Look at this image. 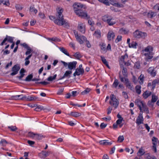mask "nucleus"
I'll use <instances>...</instances> for the list:
<instances>
[{
    "instance_id": "nucleus-14",
    "label": "nucleus",
    "mask_w": 159,
    "mask_h": 159,
    "mask_svg": "<svg viewBox=\"0 0 159 159\" xmlns=\"http://www.w3.org/2000/svg\"><path fill=\"white\" fill-rule=\"evenodd\" d=\"M143 121L142 113H140L137 119L136 123L138 125H140V124L143 123Z\"/></svg>"
},
{
    "instance_id": "nucleus-46",
    "label": "nucleus",
    "mask_w": 159,
    "mask_h": 159,
    "mask_svg": "<svg viewBox=\"0 0 159 159\" xmlns=\"http://www.w3.org/2000/svg\"><path fill=\"white\" fill-rule=\"evenodd\" d=\"M91 90V89L89 88H87L85 89L84 91H82L81 93L82 95H85L88 94Z\"/></svg>"
},
{
    "instance_id": "nucleus-58",
    "label": "nucleus",
    "mask_w": 159,
    "mask_h": 159,
    "mask_svg": "<svg viewBox=\"0 0 159 159\" xmlns=\"http://www.w3.org/2000/svg\"><path fill=\"white\" fill-rule=\"evenodd\" d=\"M153 8L155 11L158 12V11H159V4H156L153 7Z\"/></svg>"
},
{
    "instance_id": "nucleus-27",
    "label": "nucleus",
    "mask_w": 159,
    "mask_h": 159,
    "mask_svg": "<svg viewBox=\"0 0 159 159\" xmlns=\"http://www.w3.org/2000/svg\"><path fill=\"white\" fill-rule=\"evenodd\" d=\"M50 153V152L46 151H43L40 153L41 154H42L43 157H46L49 156Z\"/></svg>"
},
{
    "instance_id": "nucleus-30",
    "label": "nucleus",
    "mask_w": 159,
    "mask_h": 159,
    "mask_svg": "<svg viewBox=\"0 0 159 159\" xmlns=\"http://www.w3.org/2000/svg\"><path fill=\"white\" fill-rule=\"evenodd\" d=\"M139 83L141 84H143L144 80V75L142 74H141L139 77Z\"/></svg>"
},
{
    "instance_id": "nucleus-6",
    "label": "nucleus",
    "mask_w": 159,
    "mask_h": 159,
    "mask_svg": "<svg viewBox=\"0 0 159 159\" xmlns=\"http://www.w3.org/2000/svg\"><path fill=\"white\" fill-rule=\"evenodd\" d=\"M20 68V67L19 65H14L11 69V71L12 72L11 73L10 75L13 76L17 74Z\"/></svg>"
},
{
    "instance_id": "nucleus-55",
    "label": "nucleus",
    "mask_w": 159,
    "mask_h": 159,
    "mask_svg": "<svg viewBox=\"0 0 159 159\" xmlns=\"http://www.w3.org/2000/svg\"><path fill=\"white\" fill-rule=\"evenodd\" d=\"M140 65L139 62H137L135 63L134 66V67L137 69H139L140 68Z\"/></svg>"
},
{
    "instance_id": "nucleus-11",
    "label": "nucleus",
    "mask_w": 159,
    "mask_h": 159,
    "mask_svg": "<svg viewBox=\"0 0 159 159\" xmlns=\"http://www.w3.org/2000/svg\"><path fill=\"white\" fill-rule=\"evenodd\" d=\"M115 37L114 33L112 30H110L107 34V39L108 40L111 41L114 39Z\"/></svg>"
},
{
    "instance_id": "nucleus-5",
    "label": "nucleus",
    "mask_w": 159,
    "mask_h": 159,
    "mask_svg": "<svg viewBox=\"0 0 159 159\" xmlns=\"http://www.w3.org/2000/svg\"><path fill=\"white\" fill-rule=\"evenodd\" d=\"M110 104L115 109H116L119 105V101L116 98L115 96L113 94H111L110 96Z\"/></svg>"
},
{
    "instance_id": "nucleus-61",
    "label": "nucleus",
    "mask_w": 159,
    "mask_h": 159,
    "mask_svg": "<svg viewBox=\"0 0 159 159\" xmlns=\"http://www.w3.org/2000/svg\"><path fill=\"white\" fill-rule=\"evenodd\" d=\"M20 95H15V96H12V97L15 100H20Z\"/></svg>"
},
{
    "instance_id": "nucleus-44",
    "label": "nucleus",
    "mask_w": 159,
    "mask_h": 159,
    "mask_svg": "<svg viewBox=\"0 0 159 159\" xmlns=\"http://www.w3.org/2000/svg\"><path fill=\"white\" fill-rule=\"evenodd\" d=\"M159 82V80L158 79H156L152 82V89H154L155 87L156 84H157Z\"/></svg>"
},
{
    "instance_id": "nucleus-34",
    "label": "nucleus",
    "mask_w": 159,
    "mask_h": 159,
    "mask_svg": "<svg viewBox=\"0 0 159 159\" xmlns=\"http://www.w3.org/2000/svg\"><path fill=\"white\" fill-rule=\"evenodd\" d=\"M33 77V75L32 74H31L27 76L25 79V81H30L32 80Z\"/></svg>"
},
{
    "instance_id": "nucleus-43",
    "label": "nucleus",
    "mask_w": 159,
    "mask_h": 159,
    "mask_svg": "<svg viewBox=\"0 0 159 159\" xmlns=\"http://www.w3.org/2000/svg\"><path fill=\"white\" fill-rule=\"evenodd\" d=\"M1 3H2L4 5L8 6L9 2L8 0H1Z\"/></svg>"
},
{
    "instance_id": "nucleus-64",
    "label": "nucleus",
    "mask_w": 159,
    "mask_h": 159,
    "mask_svg": "<svg viewBox=\"0 0 159 159\" xmlns=\"http://www.w3.org/2000/svg\"><path fill=\"white\" fill-rule=\"evenodd\" d=\"M144 156L145 159H150L151 158V157L149 153L146 154Z\"/></svg>"
},
{
    "instance_id": "nucleus-29",
    "label": "nucleus",
    "mask_w": 159,
    "mask_h": 159,
    "mask_svg": "<svg viewBox=\"0 0 159 159\" xmlns=\"http://www.w3.org/2000/svg\"><path fill=\"white\" fill-rule=\"evenodd\" d=\"M137 43L135 42H132L130 44H129V46L130 48H136Z\"/></svg>"
},
{
    "instance_id": "nucleus-26",
    "label": "nucleus",
    "mask_w": 159,
    "mask_h": 159,
    "mask_svg": "<svg viewBox=\"0 0 159 159\" xmlns=\"http://www.w3.org/2000/svg\"><path fill=\"white\" fill-rule=\"evenodd\" d=\"M119 84L118 80L117 79H115L114 82L112 85V87L116 89L117 88V86Z\"/></svg>"
},
{
    "instance_id": "nucleus-52",
    "label": "nucleus",
    "mask_w": 159,
    "mask_h": 159,
    "mask_svg": "<svg viewBox=\"0 0 159 159\" xmlns=\"http://www.w3.org/2000/svg\"><path fill=\"white\" fill-rule=\"evenodd\" d=\"M76 39L77 41H78L80 44H82L84 43L81 37L80 36L77 37Z\"/></svg>"
},
{
    "instance_id": "nucleus-47",
    "label": "nucleus",
    "mask_w": 159,
    "mask_h": 159,
    "mask_svg": "<svg viewBox=\"0 0 159 159\" xmlns=\"http://www.w3.org/2000/svg\"><path fill=\"white\" fill-rule=\"evenodd\" d=\"M128 57V56L127 54H125L124 55L122 56L120 58V61L124 63V62H125L124 61V60L127 59Z\"/></svg>"
},
{
    "instance_id": "nucleus-7",
    "label": "nucleus",
    "mask_w": 159,
    "mask_h": 159,
    "mask_svg": "<svg viewBox=\"0 0 159 159\" xmlns=\"http://www.w3.org/2000/svg\"><path fill=\"white\" fill-rule=\"evenodd\" d=\"M145 103L143 101L139 99H137L135 100V105L139 107L140 111L141 112H143L142 107L143 106V104Z\"/></svg>"
},
{
    "instance_id": "nucleus-32",
    "label": "nucleus",
    "mask_w": 159,
    "mask_h": 159,
    "mask_svg": "<svg viewBox=\"0 0 159 159\" xmlns=\"http://www.w3.org/2000/svg\"><path fill=\"white\" fill-rule=\"evenodd\" d=\"M156 12H154L152 11H150L148 13V16L150 18H152L156 15Z\"/></svg>"
},
{
    "instance_id": "nucleus-20",
    "label": "nucleus",
    "mask_w": 159,
    "mask_h": 159,
    "mask_svg": "<svg viewBox=\"0 0 159 159\" xmlns=\"http://www.w3.org/2000/svg\"><path fill=\"white\" fill-rule=\"evenodd\" d=\"M72 73V71L71 70H67L66 71L64 74V75L59 80H61L64 79L65 77H67L69 76Z\"/></svg>"
},
{
    "instance_id": "nucleus-39",
    "label": "nucleus",
    "mask_w": 159,
    "mask_h": 159,
    "mask_svg": "<svg viewBox=\"0 0 159 159\" xmlns=\"http://www.w3.org/2000/svg\"><path fill=\"white\" fill-rule=\"evenodd\" d=\"M8 143V142L6 141V140L4 139H2L0 142V144L3 146H6L7 144Z\"/></svg>"
},
{
    "instance_id": "nucleus-45",
    "label": "nucleus",
    "mask_w": 159,
    "mask_h": 159,
    "mask_svg": "<svg viewBox=\"0 0 159 159\" xmlns=\"http://www.w3.org/2000/svg\"><path fill=\"white\" fill-rule=\"evenodd\" d=\"M48 39L49 41H52L55 42H59L60 41V39L56 37L52 38H49Z\"/></svg>"
},
{
    "instance_id": "nucleus-59",
    "label": "nucleus",
    "mask_w": 159,
    "mask_h": 159,
    "mask_svg": "<svg viewBox=\"0 0 159 159\" xmlns=\"http://www.w3.org/2000/svg\"><path fill=\"white\" fill-rule=\"evenodd\" d=\"M125 150L126 151V152H130V154L133 153L134 152V150L132 149H131V150H130V149L128 148H126L125 149Z\"/></svg>"
},
{
    "instance_id": "nucleus-54",
    "label": "nucleus",
    "mask_w": 159,
    "mask_h": 159,
    "mask_svg": "<svg viewBox=\"0 0 159 159\" xmlns=\"http://www.w3.org/2000/svg\"><path fill=\"white\" fill-rule=\"evenodd\" d=\"M157 99L158 97L157 96L152 95V99L151 101L153 102H155L157 101Z\"/></svg>"
},
{
    "instance_id": "nucleus-60",
    "label": "nucleus",
    "mask_w": 159,
    "mask_h": 159,
    "mask_svg": "<svg viewBox=\"0 0 159 159\" xmlns=\"http://www.w3.org/2000/svg\"><path fill=\"white\" fill-rule=\"evenodd\" d=\"M7 41L10 43H13V38L12 37L7 36Z\"/></svg>"
},
{
    "instance_id": "nucleus-23",
    "label": "nucleus",
    "mask_w": 159,
    "mask_h": 159,
    "mask_svg": "<svg viewBox=\"0 0 159 159\" xmlns=\"http://www.w3.org/2000/svg\"><path fill=\"white\" fill-rule=\"evenodd\" d=\"M145 153V152L144 151V150L142 148H140L138 152L137 153V154L139 156H141Z\"/></svg>"
},
{
    "instance_id": "nucleus-31",
    "label": "nucleus",
    "mask_w": 159,
    "mask_h": 159,
    "mask_svg": "<svg viewBox=\"0 0 159 159\" xmlns=\"http://www.w3.org/2000/svg\"><path fill=\"white\" fill-rule=\"evenodd\" d=\"M141 86L139 85H137L136 86L135 89L136 93L138 94H140L141 93Z\"/></svg>"
},
{
    "instance_id": "nucleus-49",
    "label": "nucleus",
    "mask_w": 159,
    "mask_h": 159,
    "mask_svg": "<svg viewBox=\"0 0 159 159\" xmlns=\"http://www.w3.org/2000/svg\"><path fill=\"white\" fill-rule=\"evenodd\" d=\"M30 11L32 12H34L35 14L37 12V10L35 9L34 6H31L30 7Z\"/></svg>"
},
{
    "instance_id": "nucleus-53",
    "label": "nucleus",
    "mask_w": 159,
    "mask_h": 159,
    "mask_svg": "<svg viewBox=\"0 0 159 159\" xmlns=\"http://www.w3.org/2000/svg\"><path fill=\"white\" fill-rule=\"evenodd\" d=\"M8 128L13 131H15L17 129V128L16 126H8Z\"/></svg>"
},
{
    "instance_id": "nucleus-28",
    "label": "nucleus",
    "mask_w": 159,
    "mask_h": 159,
    "mask_svg": "<svg viewBox=\"0 0 159 159\" xmlns=\"http://www.w3.org/2000/svg\"><path fill=\"white\" fill-rule=\"evenodd\" d=\"M93 35L97 38H100L101 35L100 31L99 30H97L95 31Z\"/></svg>"
},
{
    "instance_id": "nucleus-1",
    "label": "nucleus",
    "mask_w": 159,
    "mask_h": 159,
    "mask_svg": "<svg viewBox=\"0 0 159 159\" xmlns=\"http://www.w3.org/2000/svg\"><path fill=\"white\" fill-rule=\"evenodd\" d=\"M63 10L60 8H58L57 9V12L56 14L57 18L54 20V22L58 25L63 26L65 27L68 28L70 27L69 23L66 20L64 19L62 13Z\"/></svg>"
},
{
    "instance_id": "nucleus-62",
    "label": "nucleus",
    "mask_w": 159,
    "mask_h": 159,
    "mask_svg": "<svg viewBox=\"0 0 159 159\" xmlns=\"http://www.w3.org/2000/svg\"><path fill=\"white\" fill-rule=\"evenodd\" d=\"M27 51L26 52L25 54L26 55H27L29 54L32 51V50L30 48L27 49Z\"/></svg>"
},
{
    "instance_id": "nucleus-36",
    "label": "nucleus",
    "mask_w": 159,
    "mask_h": 159,
    "mask_svg": "<svg viewBox=\"0 0 159 159\" xmlns=\"http://www.w3.org/2000/svg\"><path fill=\"white\" fill-rule=\"evenodd\" d=\"M142 110H143L146 113H149V111L148 109V108L147 107V106L146 105L145 103L143 104V106L142 107Z\"/></svg>"
},
{
    "instance_id": "nucleus-35",
    "label": "nucleus",
    "mask_w": 159,
    "mask_h": 159,
    "mask_svg": "<svg viewBox=\"0 0 159 159\" xmlns=\"http://www.w3.org/2000/svg\"><path fill=\"white\" fill-rule=\"evenodd\" d=\"M37 98V97L36 96H28L27 97V101H33L36 100Z\"/></svg>"
},
{
    "instance_id": "nucleus-40",
    "label": "nucleus",
    "mask_w": 159,
    "mask_h": 159,
    "mask_svg": "<svg viewBox=\"0 0 159 159\" xmlns=\"http://www.w3.org/2000/svg\"><path fill=\"white\" fill-rule=\"evenodd\" d=\"M15 7L16 9L18 11H20L23 8L22 6L18 4H16Z\"/></svg>"
},
{
    "instance_id": "nucleus-10",
    "label": "nucleus",
    "mask_w": 159,
    "mask_h": 159,
    "mask_svg": "<svg viewBox=\"0 0 159 159\" xmlns=\"http://www.w3.org/2000/svg\"><path fill=\"white\" fill-rule=\"evenodd\" d=\"M84 72V69H78L77 68L75 69V71L73 74V76H76V75H82Z\"/></svg>"
},
{
    "instance_id": "nucleus-22",
    "label": "nucleus",
    "mask_w": 159,
    "mask_h": 159,
    "mask_svg": "<svg viewBox=\"0 0 159 159\" xmlns=\"http://www.w3.org/2000/svg\"><path fill=\"white\" fill-rule=\"evenodd\" d=\"M107 23L109 25L111 26L115 24L116 22L114 21L113 18L111 17Z\"/></svg>"
},
{
    "instance_id": "nucleus-3",
    "label": "nucleus",
    "mask_w": 159,
    "mask_h": 159,
    "mask_svg": "<svg viewBox=\"0 0 159 159\" xmlns=\"http://www.w3.org/2000/svg\"><path fill=\"white\" fill-rule=\"evenodd\" d=\"M152 48L150 46H148L143 50V52L145 56V59L147 61L148 59H152Z\"/></svg>"
},
{
    "instance_id": "nucleus-50",
    "label": "nucleus",
    "mask_w": 159,
    "mask_h": 159,
    "mask_svg": "<svg viewBox=\"0 0 159 159\" xmlns=\"http://www.w3.org/2000/svg\"><path fill=\"white\" fill-rule=\"evenodd\" d=\"M120 33L122 34H125L127 33V31L125 29L122 28L119 30Z\"/></svg>"
},
{
    "instance_id": "nucleus-12",
    "label": "nucleus",
    "mask_w": 159,
    "mask_h": 159,
    "mask_svg": "<svg viewBox=\"0 0 159 159\" xmlns=\"http://www.w3.org/2000/svg\"><path fill=\"white\" fill-rule=\"evenodd\" d=\"M125 84L126 87L131 90H133L134 89L133 86L130 83L128 79H125Z\"/></svg>"
},
{
    "instance_id": "nucleus-16",
    "label": "nucleus",
    "mask_w": 159,
    "mask_h": 159,
    "mask_svg": "<svg viewBox=\"0 0 159 159\" xmlns=\"http://www.w3.org/2000/svg\"><path fill=\"white\" fill-rule=\"evenodd\" d=\"M78 30L80 31V32L83 33L84 34L85 32V28L84 25L82 23H80L78 24Z\"/></svg>"
},
{
    "instance_id": "nucleus-17",
    "label": "nucleus",
    "mask_w": 159,
    "mask_h": 159,
    "mask_svg": "<svg viewBox=\"0 0 159 159\" xmlns=\"http://www.w3.org/2000/svg\"><path fill=\"white\" fill-rule=\"evenodd\" d=\"M99 143L100 144L105 145H111L112 144L111 142H109L108 140H107L100 141Z\"/></svg>"
},
{
    "instance_id": "nucleus-4",
    "label": "nucleus",
    "mask_w": 159,
    "mask_h": 159,
    "mask_svg": "<svg viewBox=\"0 0 159 159\" xmlns=\"http://www.w3.org/2000/svg\"><path fill=\"white\" fill-rule=\"evenodd\" d=\"M133 37L136 39L140 38L144 39L147 36V34L145 32H143L136 30L133 33Z\"/></svg>"
},
{
    "instance_id": "nucleus-9",
    "label": "nucleus",
    "mask_w": 159,
    "mask_h": 159,
    "mask_svg": "<svg viewBox=\"0 0 159 159\" xmlns=\"http://www.w3.org/2000/svg\"><path fill=\"white\" fill-rule=\"evenodd\" d=\"M109 2H110V4H112L118 7H122L124 6L123 4L119 3L116 1L114 0H109Z\"/></svg>"
},
{
    "instance_id": "nucleus-19",
    "label": "nucleus",
    "mask_w": 159,
    "mask_h": 159,
    "mask_svg": "<svg viewBox=\"0 0 159 159\" xmlns=\"http://www.w3.org/2000/svg\"><path fill=\"white\" fill-rule=\"evenodd\" d=\"M152 93L149 91H145L143 94V96L145 99H146Z\"/></svg>"
},
{
    "instance_id": "nucleus-37",
    "label": "nucleus",
    "mask_w": 159,
    "mask_h": 159,
    "mask_svg": "<svg viewBox=\"0 0 159 159\" xmlns=\"http://www.w3.org/2000/svg\"><path fill=\"white\" fill-rule=\"evenodd\" d=\"M73 56L76 59H79L80 58L82 57L81 55L78 52L75 53L73 55Z\"/></svg>"
},
{
    "instance_id": "nucleus-51",
    "label": "nucleus",
    "mask_w": 159,
    "mask_h": 159,
    "mask_svg": "<svg viewBox=\"0 0 159 159\" xmlns=\"http://www.w3.org/2000/svg\"><path fill=\"white\" fill-rule=\"evenodd\" d=\"M124 139L123 136H120L118 138L117 141L118 142L121 143Z\"/></svg>"
},
{
    "instance_id": "nucleus-33",
    "label": "nucleus",
    "mask_w": 159,
    "mask_h": 159,
    "mask_svg": "<svg viewBox=\"0 0 159 159\" xmlns=\"http://www.w3.org/2000/svg\"><path fill=\"white\" fill-rule=\"evenodd\" d=\"M101 60H102V62L108 68H109L108 62L106 61V60L102 56H101Z\"/></svg>"
},
{
    "instance_id": "nucleus-56",
    "label": "nucleus",
    "mask_w": 159,
    "mask_h": 159,
    "mask_svg": "<svg viewBox=\"0 0 159 159\" xmlns=\"http://www.w3.org/2000/svg\"><path fill=\"white\" fill-rule=\"evenodd\" d=\"M20 96H22V97L20 98V100L27 101V96L22 94L20 95Z\"/></svg>"
},
{
    "instance_id": "nucleus-21",
    "label": "nucleus",
    "mask_w": 159,
    "mask_h": 159,
    "mask_svg": "<svg viewBox=\"0 0 159 159\" xmlns=\"http://www.w3.org/2000/svg\"><path fill=\"white\" fill-rule=\"evenodd\" d=\"M70 116H73L74 117H78L81 115V114L77 112H71L70 114H69Z\"/></svg>"
},
{
    "instance_id": "nucleus-63",
    "label": "nucleus",
    "mask_w": 159,
    "mask_h": 159,
    "mask_svg": "<svg viewBox=\"0 0 159 159\" xmlns=\"http://www.w3.org/2000/svg\"><path fill=\"white\" fill-rule=\"evenodd\" d=\"M122 94L125 99H127L128 98V97L127 93L126 92L124 91L123 92H122Z\"/></svg>"
},
{
    "instance_id": "nucleus-41",
    "label": "nucleus",
    "mask_w": 159,
    "mask_h": 159,
    "mask_svg": "<svg viewBox=\"0 0 159 159\" xmlns=\"http://www.w3.org/2000/svg\"><path fill=\"white\" fill-rule=\"evenodd\" d=\"M123 120V118L118 119L116 121V123L119 125V126L120 128L121 127L123 126V124H121Z\"/></svg>"
},
{
    "instance_id": "nucleus-15",
    "label": "nucleus",
    "mask_w": 159,
    "mask_h": 159,
    "mask_svg": "<svg viewBox=\"0 0 159 159\" xmlns=\"http://www.w3.org/2000/svg\"><path fill=\"white\" fill-rule=\"evenodd\" d=\"M148 72L152 77H154L156 75V72L153 67H150L147 70Z\"/></svg>"
},
{
    "instance_id": "nucleus-48",
    "label": "nucleus",
    "mask_w": 159,
    "mask_h": 159,
    "mask_svg": "<svg viewBox=\"0 0 159 159\" xmlns=\"http://www.w3.org/2000/svg\"><path fill=\"white\" fill-rule=\"evenodd\" d=\"M57 75L56 74L53 77H52V76H50L49 77H48L47 79V80L48 81H52L53 80H55L56 77H57Z\"/></svg>"
},
{
    "instance_id": "nucleus-2",
    "label": "nucleus",
    "mask_w": 159,
    "mask_h": 159,
    "mask_svg": "<svg viewBox=\"0 0 159 159\" xmlns=\"http://www.w3.org/2000/svg\"><path fill=\"white\" fill-rule=\"evenodd\" d=\"M83 5L80 3H75L73 5L74 11L76 14L82 18L88 19L89 16H88L87 13L81 9L83 7Z\"/></svg>"
},
{
    "instance_id": "nucleus-18",
    "label": "nucleus",
    "mask_w": 159,
    "mask_h": 159,
    "mask_svg": "<svg viewBox=\"0 0 159 159\" xmlns=\"http://www.w3.org/2000/svg\"><path fill=\"white\" fill-rule=\"evenodd\" d=\"M120 65L121 68L123 69L122 71L123 75L125 76H127V71L126 68L121 63H120Z\"/></svg>"
},
{
    "instance_id": "nucleus-25",
    "label": "nucleus",
    "mask_w": 159,
    "mask_h": 159,
    "mask_svg": "<svg viewBox=\"0 0 159 159\" xmlns=\"http://www.w3.org/2000/svg\"><path fill=\"white\" fill-rule=\"evenodd\" d=\"M59 49L65 55L68 56H70V55L67 51L63 47H60Z\"/></svg>"
},
{
    "instance_id": "nucleus-24",
    "label": "nucleus",
    "mask_w": 159,
    "mask_h": 159,
    "mask_svg": "<svg viewBox=\"0 0 159 159\" xmlns=\"http://www.w3.org/2000/svg\"><path fill=\"white\" fill-rule=\"evenodd\" d=\"M111 17L108 15H107L103 16L102 20L104 22L107 23Z\"/></svg>"
},
{
    "instance_id": "nucleus-57",
    "label": "nucleus",
    "mask_w": 159,
    "mask_h": 159,
    "mask_svg": "<svg viewBox=\"0 0 159 159\" xmlns=\"http://www.w3.org/2000/svg\"><path fill=\"white\" fill-rule=\"evenodd\" d=\"M122 36L121 35H118L117 37V38L115 41V42L116 43H117L120 41L121 40Z\"/></svg>"
},
{
    "instance_id": "nucleus-13",
    "label": "nucleus",
    "mask_w": 159,
    "mask_h": 159,
    "mask_svg": "<svg viewBox=\"0 0 159 159\" xmlns=\"http://www.w3.org/2000/svg\"><path fill=\"white\" fill-rule=\"evenodd\" d=\"M157 140L158 139L155 137H153L152 139V144H153V146L152 147L153 149V150L155 152H157L156 145L157 142Z\"/></svg>"
},
{
    "instance_id": "nucleus-38",
    "label": "nucleus",
    "mask_w": 159,
    "mask_h": 159,
    "mask_svg": "<svg viewBox=\"0 0 159 159\" xmlns=\"http://www.w3.org/2000/svg\"><path fill=\"white\" fill-rule=\"evenodd\" d=\"M35 135L36 134H34L31 132H28L27 136L28 137L35 139Z\"/></svg>"
},
{
    "instance_id": "nucleus-42",
    "label": "nucleus",
    "mask_w": 159,
    "mask_h": 159,
    "mask_svg": "<svg viewBox=\"0 0 159 159\" xmlns=\"http://www.w3.org/2000/svg\"><path fill=\"white\" fill-rule=\"evenodd\" d=\"M43 138V136L41 134H36L35 139L37 140H41Z\"/></svg>"
},
{
    "instance_id": "nucleus-8",
    "label": "nucleus",
    "mask_w": 159,
    "mask_h": 159,
    "mask_svg": "<svg viewBox=\"0 0 159 159\" xmlns=\"http://www.w3.org/2000/svg\"><path fill=\"white\" fill-rule=\"evenodd\" d=\"M77 62L76 61L70 62L68 63V68L70 70H72L76 68Z\"/></svg>"
}]
</instances>
